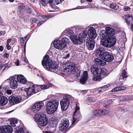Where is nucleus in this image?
Listing matches in <instances>:
<instances>
[{"mask_svg":"<svg viewBox=\"0 0 133 133\" xmlns=\"http://www.w3.org/2000/svg\"><path fill=\"white\" fill-rule=\"evenodd\" d=\"M105 31L102 30L99 33L101 38L104 40L102 41L101 44L105 47L110 48L116 43V40L114 37H112L114 34V30L109 27H106Z\"/></svg>","mask_w":133,"mask_h":133,"instance_id":"1","label":"nucleus"},{"mask_svg":"<svg viewBox=\"0 0 133 133\" xmlns=\"http://www.w3.org/2000/svg\"><path fill=\"white\" fill-rule=\"evenodd\" d=\"M65 31L68 34H71L70 36V38L72 42L75 44H80L83 42V39L86 38L87 36V31L86 30L83 31L82 33L80 34L77 37L72 35L74 32L71 30H67Z\"/></svg>","mask_w":133,"mask_h":133,"instance_id":"2","label":"nucleus"},{"mask_svg":"<svg viewBox=\"0 0 133 133\" xmlns=\"http://www.w3.org/2000/svg\"><path fill=\"white\" fill-rule=\"evenodd\" d=\"M49 57L48 55L45 56L42 62V65L44 67H46L47 69L50 71H54L57 69L58 65L55 62H52L49 59Z\"/></svg>","mask_w":133,"mask_h":133,"instance_id":"3","label":"nucleus"},{"mask_svg":"<svg viewBox=\"0 0 133 133\" xmlns=\"http://www.w3.org/2000/svg\"><path fill=\"white\" fill-rule=\"evenodd\" d=\"M35 121L38 124V127H44L48 124V121L46 115L44 114L39 113L35 115Z\"/></svg>","mask_w":133,"mask_h":133,"instance_id":"4","label":"nucleus"},{"mask_svg":"<svg viewBox=\"0 0 133 133\" xmlns=\"http://www.w3.org/2000/svg\"><path fill=\"white\" fill-rule=\"evenodd\" d=\"M103 60L99 58H97L95 59L94 61L96 64H98L101 66H103L106 64L105 61L110 62L112 61L114 59L113 56L110 53L107 52L101 58Z\"/></svg>","mask_w":133,"mask_h":133,"instance_id":"5","label":"nucleus"},{"mask_svg":"<svg viewBox=\"0 0 133 133\" xmlns=\"http://www.w3.org/2000/svg\"><path fill=\"white\" fill-rule=\"evenodd\" d=\"M59 105L58 102L56 100L48 101L46 104V110L48 114H52L57 110Z\"/></svg>","mask_w":133,"mask_h":133,"instance_id":"6","label":"nucleus"},{"mask_svg":"<svg viewBox=\"0 0 133 133\" xmlns=\"http://www.w3.org/2000/svg\"><path fill=\"white\" fill-rule=\"evenodd\" d=\"M91 70L94 75L92 78L93 80L100 81L102 79V70L101 68L93 65L91 67Z\"/></svg>","mask_w":133,"mask_h":133,"instance_id":"7","label":"nucleus"},{"mask_svg":"<svg viewBox=\"0 0 133 133\" xmlns=\"http://www.w3.org/2000/svg\"><path fill=\"white\" fill-rule=\"evenodd\" d=\"M72 98V97L70 95L66 94L64 96L63 99L60 101V105L62 111H65L68 109L70 101Z\"/></svg>","mask_w":133,"mask_h":133,"instance_id":"8","label":"nucleus"},{"mask_svg":"<svg viewBox=\"0 0 133 133\" xmlns=\"http://www.w3.org/2000/svg\"><path fill=\"white\" fill-rule=\"evenodd\" d=\"M66 70L69 72L73 71L74 70V74L77 77H79L80 74V71L77 69H75V64L73 62L70 61L67 62L65 65Z\"/></svg>","mask_w":133,"mask_h":133,"instance_id":"9","label":"nucleus"},{"mask_svg":"<svg viewBox=\"0 0 133 133\" xmlns=\"http://www.w3.org/2000/svg\"><path fill=\"white\" fill-rule=\"evenodd\" d=\"M44 105V103L42 101L35 103L32 105L31 109H29L28 110L27 113L30 115L32 114L33 112L36 113L39 111Z\"/></svg>","mask_w":133,"mask_h":133,"instance_id":"10","label":"nucleus"},{"mask_svg":"<svg viewBox=\"0 0 133 133\" xmlns=\"http://www.w3.org/2000/svg\"><path fill=\"white\" fill-rule=\"evenodd\" d=\"M79 108L76 106L75 108V111L73 115V117L72 121L71 124V126L73 127L74 124L76 121L77 119L80 118V113L79 112Z\"/></svg>","mask_w":133,"mask_h":133,"instance_id":"11","label":"nucleus"},{"mask_svg":"<svg viewBox=\"0 0 133 133\" xmlns=\"http://www.w3.org/2000/svg\"><path fill=\"white\" fill-rule=\"evenodd\" d=\"M69 125L68 120L67 119H63L61 121V123L59 127V129L61 131H65L68 128Z\"/></svg>","mask_w":133,"mask_h":133,"instance_id":"12","label":"nucleus"},{"mask_svg":"<svg viewBox=\"0 0 133 133\" xmlns=\"http://www.w3.org/2000/svg\"><path fill=\"white\" fill-rule=\"evenodd\" d=\"M36 85H32L31 87L24 88V91L28 96H31L37 92L40 91L36 88Z\"/></svg>","mask_w":133,"mask_h":133,"instance_id":"13","label":"nucleus"},{"mask_svg":"<svg viewBox=\"0 0 133 133\" xmlns=\"http://www.w3.org/2000/svg\"><path fill=\"white\" fill-rule=\"evenodd\" d=\"M9 101L11 105L19 103L21 100V97L20 96H11L9 97Z\"/></svg>","mask_w":133,"mask_h":133,"instance_id":"14","label":"nucleus"},{"mask_svg":"<svg viewBox=\"0 0 133 133\" xmlns=\"http://www.w3.org/2000/svg\"><path fill=\"white\" fill-rule=\"evenodd\" d=\"M92 114L93 117L96 116H102L108 114V111L104 110H96L93 111L92 112Z\"/></svg>","mask_w":133,"mask_h":133,"instance_id":"15","label":"nucleus"},{"mask_svg":"<svg viewBox=\"0 0 133 133\" xmlns=\"http://www.w3.org/2000/svg\"><path fill=\"white\" fill-rule=\"evenodd\" d=\"M8 79L10 81V87L13 89H15L17 88L18 83L16 78L14 76L10 77Z\"/></svg>","mask_w":133,"mask_h":133,"instance_id":"16","label":"nucleus"},{"mask_svg":"<svg viewBox=\"0 0 133 133\" xmlns=\"http://www.w3.org/2000/svg\"><path fill=\"white\" fill-rule=\"evenodd\" d=\"M13 131L12 127L10 125H5L0 128V133H11Z\"/></svg>","mask_w":133,"mask_h":133,"instance_id":"17","label":"nucleus"},{"mask_svg":"<svg viewBox=\"0 0 133 133\" xmlns=\"http://www.w3.org/2000/svg\"><path fill=\"white\" fill-rule=\"evenodd\" d=\"M54 47L59 50L62 49L66 47V45L59 40H55L54 44Z\"/></svg>","mask_w":133,"mask_h":133,"instance_id":"18","label":"nucleus"},{"mask_svg":"<svg viewBox=\"0 0 133 133\" xmlns=\"http://www.w3.org/2000/svg\"><path fill=\"white\" fill-rule=\"evenodd\" d=\"M87 41L86 43V45L88 49L92 50L93 49L95 46V42L94 39L89 38L87 39Z\"/></svg>","mask_w":133,"mask_h":133,"instance_id":"19","label":"nucleus"},{"mask_svg":"<svg viewBox=\"0 0 133 133\" xmlns=\"http://www.w3.org/2000/svg\"><path fill=\"white\" fill-rule=\"evenodd\" d=\"M88 35L92 39H94L97 37V35L95 29L94 27L90 28L88 31Z\"/></svg>","mask_w":133,"mask_h":133,"instance_id":"20","label":"nucleus"},{"mask_svg":"<svg viewBox=\"0 0 133 133\" xmlns=\"http://www.w3.org/2000/svg\"><path fill=\"white\" fill-rule=\"evenodd\" d=\"M105 48L103 47H99L97 49L96 51V55L101 58L104 55L105 53L107 52L105 50Z\"/></svg>","mask_w":133,"mask_h":133,"instance_id":"21","label":"nucleus"},{"mask_svg":"<svg viewBox=\"0 0 133 133\" xmlns=\"http://www.w3.org/2000/svg\"><path fill=\"white\" fill-rule=\"evenodd\" d=\"M88 74L87 71L83 72V74L79 80L80 83L82 84H85L87 82L88 78Z\"/></svg>","mask_w":133,"mask_h":133,"instance_id":"22","label":"nucleus"},{"mask_svg":"<svg viewBox=\"0 0 133 133\" xmlns=\"http://www.w3.org/2000/svg\"><path fill=\"white\" fill-rule=\"evenodd\" d=\"M52 84L50 83H49L47 85L43 84L40 85H36V88L38 90H40V88L41 89L43 90H45L48 89L50 87H52Z\"/></svg>","mask_w":133,"mask_h":133,"instance_id":"23","label":"nucleus"},{"mask_svg":"<svg viewBox=\"0 0 133 133\" xmlns=\"http://www.w3.org/2000/svg\"><path fill=\"white\" fill-rule=\"evenodd\" d=\"M17 78L18 81L22 84H25L27 82L26 78L22 75H18Z\"/></svg>","mask_w":133,"mask_h":133,"instance_id":"24","label":"nucleus"},{"mask_svg":"<svg viewBox=\"0 0 133 133\" xmlns=\"http://www.w3.org/2000/svg\"><path fill=\"white\" fill-rule=\"evenodd\" d=\"M133 19V16L131 14H127L125 16V20L128 25H130V21Z\"/></svg>","mask_w":133,"mask_h":133,"instance_id":"25","label":"nucleus"},{"mask_svg":"<svg viewBox=\"0 0 133 133\" xmlns=\"http://www.w3.org/2000/svg\"><path fill=\"white\" fill-rule=\"evenodd\" d=\"M8 102V99L7 98L4 96L0 97V105H4L6 104Z\"/></svg>","mask_w":133,"mask_h":133,"instance_id":"26","label":"nucleus"},{"mask_svg":"<svg viewBox=\"0 0 133 133\" xmlns=\"http://www.w3.org/2000/svg\"><path fill=\"white\" fill-rule=\"evenodd\" d=\"M126 89V87H117L111 90V91L114 92L119 91H122Z\"/></svg>","mask_w":133,"mask_h":133,"instance_id":"27","label":"nucleus"},{"mask_svg":"<svg viewBox=\"0 0 133 133\" xmlns=\"http://www.w3.org/2000/svg\"><path fill=\"white\" fill-rule=\"evenodd\" d=\"M18 120L16 119H11L10 121V124L13 127H15L16 126V124L17 123Z\"/></svg>","mask_w":133,"mask_h":133,"instance_id":"28","label":"nucleus"},{"mask_svg":"<svg viewBox=\"0 0 133 133\" xmlns=\"http://www.w3.org/2000/svg\"><path fill=\"white\" fill-rule=\"evenodd\" d=\"M16 133H24L23 128L21 127L18 126L16 129Z\"/></svg>","mask_w":133,"mask_h":133,"instance_id":"29","label":"nucleus"},{"mask_svg":"<svg viewBox=\"0 0 133 133\" xmlns=\"http://www.w3.org/2000/svg\"><path fill=\"white\" fill-rule=\"evenodd\" d=\"M61 41L63 43L65 44L66 46V44H69L70 42L69 39L65 37L63 38L62 39Z\"/></svg>","mask_w":133,"mask_h":133,"instance_id":"30","label":"nucleus"},{"mask_svg":"<svg viewBox=\"0 0 133 133\" xmlns=\"http://www.w3.org/2000/svg\"><path fill=\"white\" fill-rule=\"evenodd\" d=\"M110 8L115 10H117L119 8L118 6L116 4H111L110 5Z\"/></svg>","mask_w":133,"mask_h":133,"instance_id":"31","label":"nucleus"},{"mask_svg":"<svg viewBox=\"0 0 133 133\" xmlns=\"http://www.w3.org/2000/svg\"><path fill=\"white\" fill-rule=\"evenodd\" d=\"M102 70V75H103L104 76H106L108 75L109 74L106 70L104 68L101 69Z\"/></svg>","mask_w":133,"mask_h":133,"instance_id":"32","label":"nucleus"},{"mask_svg":"<svg viewBox=\"0 0 133 133\" xmlns=\"http://www.w3.org/2000/svg\"><path fill=\"white\" fill-rule=\"evenodd\" d=\"M87 101L88 103H91L92 102H95L96 99L90 97L87 99Z\"/></svg>","mask_w":133,"mask_h":133,"instance_id":"33","label":"nucleus"},{"mask_svg":"<svg viewBox=\"0 0 133 133\" xmlns=\"http://www.w3.org/2000/svg\"><path fill=\"white\" fill-rule=\"evenodd\" d=\"M122 78L124 79V78H126L128 77V76L127 74V73L125 70H123L122 72Z\"/></svg>","mask_w":133,"mask_h":133,"instance_id":"34","label":"nucleus"},{"mask_svg":"<svg viewBox=\"0 0 133 133\" xmlns=\"http://www.w3.org/2000/svg\"><path fill=\"white\" fill-rule=\"evenodd\" d=\"M48 0H41L40 3L42 5L45 6L48 3Z\"/></svg>","mask_w":133,"mask_h":133,"instance_id":"35","label":"nucleus"},{"mask_svg":"<svg viewBox=\"0 0 133 133\" xmlns=\"http://www.w3.org/2000/svg\"><path fill=\"white\" fill-rule=\"evenodd\" d=\"M31 23H36L37 22V19L35 18H31L30 20Z\"/></svg>","mask_w":133,"mask_h":133,"instance_id":"36","label":"nucleus"},{"mask_svg":"<svg viewBox=\"0 0 133 133\" xmlns=\"http://www.w3.org/2000/svg\"><path fill=\"white\" fill-rule=\"evenodd\" d=\"M123 9L125 11H129L130 9V8L129 7L126 6H124L123 7Z\"/></svg>","mask_w":133,"mask_h":133,"instance_id":"37","label":"nucleus"},{"mask_svg":"<svg viewBox=\"0 0 133 133\" xmlns=\"http://www.w3.org/2000/svg\"><path fill=\"white\" fill-rule=\"evenodd\" d=\"M55 2V4L58 5L61 3L62 2H63L64 0H54Z\"/></svg>","mask_w":133,"mask_h":133,"instance_id":"38","label":"nucleus"},{"mask_svg":"<svg viewBox=\"0 0 133 133\" xmlns=\"http://www.w3.org/2000/svg\"><path fill=\"white\" fill-rule=\"evenodd\" d=\"M0 91H1V92H3V94L5 92H6V89L5 88L3 87L2 88L1 87H0Z\"/></svg>","mask_w":133,"mask_h":133,"instance_id":"39","label":"nucleus"},{"mask_svg":"<svg viewBox=\"0 0 133 133\" xmlns=\"http://www.w3.org/2000/svg\"><path fill=\"white\" fill-rule=\"evenodd\" d=\"M67 81L68 82H73L74 81V79H73L72 78H70L69 77H68L66 79Z\"/></svg>","mask_w":133,"mask_h":133,"instance_id":"40","label":"nucleus"},{"mask_svg":"<svg viewBox=\"0 0 133 133\" xmlns=\"http://www.w3.org/2000/svg\"><path fill=\"white\" fill-rule=\"evenodd\" d=\"M15 64L17 66H18L20 65V61L18 59L16 60V61L15 62Z\"/></svg>","mask_w":133,"mask_h":133,"instance_id":"41","label":"nucleus"},{"mask_svg":"<svg viewBox=\"0 0 133 133\" xmlns=\"http://www.w3.org/2000/svg\"><path fill=\"white\" fill-rule=\"evenodd\" d=\"M9 54L8 53H5L3 55L4 57L6 58H8L9 57Z\"/></svg>","mask_w":133,"mask_h":133,"instance_id":"42","label":"nucleus"},{"mask_svg":"<svg viewBox=\"0 0 133 133\" xmlns=\"http://www.w3.org/2000/svg\"><path fill=\"white\" fill-rule=\"evenodd\" d=\"M6 92L8 94L11 95L12 93V91L11 90H8L6 91Z\"/></svg>","mask_w":133,"mask_h":133,"instance_id":"43","label":"nucleus"},{"mask_svg":"<svg viewBox=\"0 0 133 133\" xmlns=\"http://www.w3.org/2000/svg\"><path fill=\"white\" fill-rule=\"evenodd\" d=\"M27 37V36H26L25 37H24L23 38H21V41L22 43H23L24 41V40H25L26 38Z\"/></svg>","mask_w":133,"mask_h":133,"instance_id":"44","label":"nucleus"},{"mask_svg":"<svg viewBox=\"0 0 133 133\" xmlns=\"http://www.w3.org/2000/svg\"><path fill=\"white\" fill-rule=\"evenodd\" d=\"M6 47L7 49L8 50H10L11 48V46L9 45V44H6Z\"/></svg>","mask_w":133,"mask_h":133,"instance_id":"45","label":"nucleus"},{"mask_svg":"<svg viewBox=\"0 0 133 133\" xmlns=\"http://www.w3.org/2000/svg\"><path fill=\"white\" fill-rule=\"evenodd\" d=\"M5 33L6 32L5 31H0V36L4 35Z\"/></svg>","mask_w":133,"mask_h":133,"instance_id":"46","label":"nucleus"},{"mask_svg":"<svg viewBox=\"0 0 133 133\" xmlns=\"http://www.w3.org/2000/svg\"><path fill=\"white\" fill-rule=\"evenodd\" d=\"M123 98L125 99L124 101H126L128 100L129 97L128 96H125L123 97Z\"/></svg>","mask_w":133,"mask_h":133,"instance_id":"47","label":"nucleus"},{"mask_svg":"<svg viewBox=\"0 0 133 133\" xmlns=\"http://www.w3.org/2000/svg\"><path fill=\"white\" fill-rule=\"evenodd\" d=\"M8 66V64L7 63L3 64V67H5L3 69V71H4L5 70L6 67H7Z\"/></svg>","mask_w":133,"mask_h":133,"instance_id":"48","label":"nucleus"},{"mask_svg":"<svg viewBox=\"0 0 133 133\" xmlns=\"http://www.w3.org/2000/svg\"><path fill=\"white\" fill-rule=\"evenodd\" d=\"M11 39H9L6 42V44H9L10 43L11 41Z\"/></svg>","mask_w":133,"mask_h":133,"instance_id":"49","label":"nucleus"},{"mask_svg":"<svg viewBox=\"0 0 133 133\" xmlns=\"http://www.w3.org/2000/svg\"><path fill=\"white\" fill-rule=\"evenodd\" d=\"M0 24L3 25L4 24V21L2 19H0Z\"/></svg>","mask_w":133,"mask_h":133,"instance_id":"50","label":"nucleus"},{"mask_svg":"<svg viewBox=\"0 0 133 133\" xmlns=\"http://www.w3.org/2000/svg\"><path fill=\"white\" fill-rule=\"evenodd\" d=\"M109 85H104V86L101 87V89H103L104 88H108V87H109Z\"/></svg>","mask_w":133,"mask_h":133,"instance_id":"51","label":"nucleus"},{"mask_svg":"<svg viewBox=\"0 0 133 133\" xmlns=\"http://www.w3.org/2000/svg\"><path fill=\"white\" fill-rule=\"evenodd\" d=\"M3 64L2 65L1 63H0V71H1L3 67Z\"/></svg>","mask_w":133,"mask_h":133,"instance_id":"52","label":"nucleus"},{"mask_svg":"<svg viewBox=\"0 0 133 133\" xmlns=\"http://www.w3.org/2000/svg\"><path fill=\"white\" fill-rule=\"evenodd\" d=\"M88 91V90H83L82 91V93L83 94H85Z\"/></svg>","mask_w":133,"mask_h":133,"instance_id":"53","label":"nucleus"},{"mask_svg":"<svg viewBox=\"0 0 133 133\" xmlns=\"http://www.w3.org/2000/svg\"><path fill=\"white\" fill-rule=\"evenodd\" d=\"M44 22L43 21H41V22L38 23V24H37V25L39 26L41 25L42 24L44 23Z\"/></svg>","mask_w":133,"mask_h":133,"instance_id":"54","label":"nucleus"},{"mask_svg":"<svg viewBox=\"0 0 133 133\" xmlns=\"http://www.w3.org/2000/svg\"><path fill=\"white\" fill-rule=\"evenodd\" d=\"M4 49V48L3 46H0V51H3Z\"/></svg>","mask_w":133,"mask_h":133,"instance_id":"55","label":"nucleus"},{"mask_svg":"<svg viewBox=\"0 0 133 133\" xmlns=\"http://www.w3.org/2000/svg\"><path fill=\"white\" fill-rule=\"evenodd\" d=\"M27 40L26 41V42L25 44V45H24V51H23L24 52H25V51L26 44V43L27 42Z\"/></svg>","mask_w":133,"mask_h":133,"instance_id":"56","label":"nucleus"},{"mask_svg":"<svg viewBox=\"0 0 133 133\" xmlns=\"http://www.w3.org/2000/svg\"><path fill=\"white\" fill-rule=\"evenodd\" d=\"M54 15H50L49 16H47L48 18H51L53 16H54Z\"/></svg>","mask_w":133,"mask_h":133,"instance_id":"57","label":"nucleus"},{"mask_svg":"<svg viewBox=\"0 0 133 133\" xmlns=\"http://www.w3.org/2000/svg\"><path fill=\"white\" fill-rule=\"evenodd\" d=\"M43 17L44 19H46H46H48L47 18H48L47 16H46L45 15H44L43 16Z\"/></svg>","mask_w":133,"mask_h":133,"instance_id":"58","label":"nucleus"},{"mask_svg":"<svg viewBox=\"0 0 133 133\" xmlns=\"http://www.w3.org/2000/svg\"><path fill=\"white\" fill-rule=\"evenodd\" d=\"M53 1L52 0H49V3L50 4L53 3Z\"/></svg>","mask_w":133,"mask_h":133,"instance_id":"59","label":"nucleus"},{"mask_svg":"<svg viewBox=\"0 0 133 133\" xmlns=\"http://www.w3.org/2000/svg\"><path fill=\"white\" fill-rule=\"evenodd\" d=\"M3 95V92H1V91H0V96H2Z\"/></svg>","mask_w":133,"mask_h":133,"instance_id":"60","label":"nucleus"},{"mask_svg":"<svg viewBox=\"0 0 133 133\" xmlns=\"http://www.w3.org/2000/svg\"><path fill=\"white\" fill-rule=\"evenodd\" d=\"M130 29L132 30H133V24H132L130 27Z\"/></svg>","mask_w":133,"mask_h":133,"instance_id":"61","label":"nucleus"},{"mask_svg":"<svg viewBox=\"0 0 133 133\" xmlns=\"http://www.w3.org/2000/svg\"><path fill=\"white\" fill-rule=\"evenodd\" d=\"M104 106L105 107L108 108L109 107V105H104Z\"/></svg>","mask_w":133,"mask_h":133,"instance_id":"62","label":"nucleus"},{"mask_svg":"<svg viewBox=\"0 0 133 133\" xmlns=\"http://www.w3.org/2000/svg\"><path fill=\"white\" fill-rule=\"evenodd\" d=\"M9 1L10 2H12L14 1V0H9Z\"/></svg>","mask_w":133,"mask_h":133,"instance_id":"63","label":"nucleus"},{"mask_svg":"<svg viewBox=\"0 0 133 133\" xmlns=\"http://www.w3.org/2000/svg\"><path fill=\"white\" fill-rule=\"evenodd\" d=\"M45 133H53L52 132H50V131H47V132H46Z\"/></svg>","mask_w":133,"mask_h":133,"instance_id":"64","label":"nucleus"}]
</instances>
